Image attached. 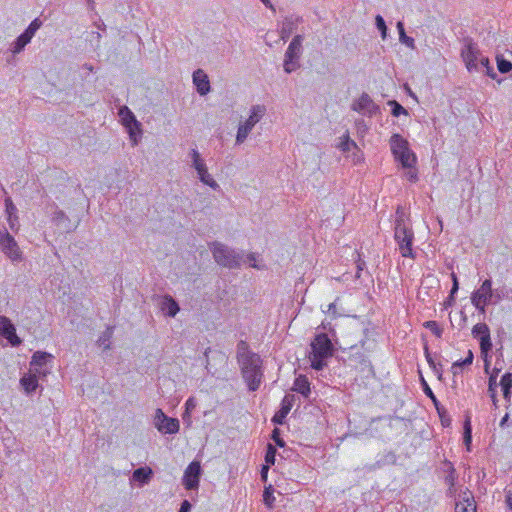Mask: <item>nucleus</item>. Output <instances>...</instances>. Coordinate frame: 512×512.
I'll return each mask as SVG.
<instances>
[{"label": "nucleus", "instance_id": "obj_1", "mask_svg": "<svg viewBox=\"0 0 512 512\" xmlns=\"http://www.w3.org/2000/svg\"><path fill=\"white\" fill-rule=\"evenodd\" d=\"M394 239L403 257L415 259L413 252L414 232L405 211L398 207L394 222Z\"/></svg>", "mask_w": 512, "mask_h": 512}, {"label": "nucleus", "instance_id": "obj_2", "mask_svg": "<svg viewBox=\"0 0 512 512\" xmlns=\"http://www.w3.org/2000/svg\"><path fill=\"white\" fill-rule=\"evenodd\" d=\"M334 353L333 344L325 333H319L311 342V353L309 360L311 367L316 371H321L326 365V360Z\"/></svg>", "mask_w": 512, "mask_h": 512}, {"label": "nucleus", "instance_id": "obj_3", "mask_svg": "<svg viewBox=\"0 0 512 512\" xmlns=\"http://www.w3.org/2000/svg\"><path fill=\"white\" fill-rule=\"evenodd\" d=\"M262 359L257 355H251L249 358L238 362L241 375L251 392L257 391L261 385L263 374Z\"/></svg>", "mask_w": 512, "mask_h": 512}, {"label": "nucleus", "instance_id": "obj_4", "mask_svg": "<svg viewBox=\"0 0 512 512\" xmlns=\"http://www.w3.org/2000/svg\"><path fill=\"white\" fill-rule=\"evenodd\" d=\"M461 56L469 72L482 71L490 65L489 58L481 54L477 44L472 39L465 40Z\"/></svg>", "mask_w": 512, "mask_h": 512}, {"label": "nucleus", "instance_id": "obj_5", "mask_svg": "<svg viewBox=\"0 0 512 512\" xmlns=\"http://www.w3.org/2000/svg\"><path fill=\"white\" fill-rule=\"evenodd\" d=\"M390 149L397 162L403 168H412L416 163V156L409 148L408 141L400 134H393L390 138Z\"/></svg>", "mask_w": 512, "mask_h": 512}, {"label": "nucleus", "instance_id": "obj_6", "mask_svg": "<svg viewBox=\"0 0 512 512\" xmlns=\"http://www.w3.org/2000/svg\"><path fill=\"white\" fill-rule=\"evenodd\" d=\"M215 262L227 268H237L241 263V256L227 245L214 241L208 244Z\"/></svg>", "mask_w": 512, "mask_h": 512}, {"label": "nucleus", "instance_id": "obj_7", "mask_svg": "<svg viewBox=\"0 0 512 512\" xmlns=\"http://www.w3.org/2000/svg\"><path fill=\"white\" fill-rule=\"evenodd\" d=\"M472 336L479 341L481 355L485 361L484 369L485 372L488 373L490 367L488 358L490 357L493 347L488 325L485 323H477L474 325L472 328Z\"/></svg>", "mask_w": 512, "mask_h": 512}, {"label": "nucleus", "instance_id": "obj_8", "mask_svg": "<svg viewBox=\"0 0 512 512\" xmlns=\"http://www.w3.org/2000/svg\"><path fill=\"white\" fill-rule=\"evenodd\" d=\"M302 35H296L291 40L285 55L283 68L287 74H290L300 68V57L302 55Z\"/></svg>", "mask_w": 512, "mask_h": 512}, {"label": "nucleus", "instance_id": "obj_9", "mask_svg": "<svg viewBox=\"0 0 512 512\" xmlns=\"http://www.w3.org/2000/svg\"><path fill=\"white\" fill-rule=\"evenodd\" d=\"M118 115L122 125L126 128L133 145H137L142 135V125L136 119L134 113L127 107L121 106L118 109Z\"/></svg>", "mask_w": 512, "mask_h": 512}, {"label": "nucleus", "instance_id": "obj_10", "mask_svg": "<svg viewBox=\"0 0 512 512\" xmlns=\"http://www.w3.org/2000/svg\"><path fill=\"white\" fill-rule=\"evenodd\" d=\"M265 107L262 105H254L251 108V114L245 123L240 124L236 135V144H242L254 126L260 121L265 114Z\"/></svg>", "mask_w": 512, "mask_h": 512}, {"label": "nucleus", "instance_id": "obj_11", "mask_svg": "<svg viewBox=\"0 0 512 512\" xmlns=\"http://www.w3.org/2000/svg\"><path fill=\"white\" fill-rule=\"evenodd\" d=\"M189 156L192 159L191 166L197 171L199 180L213 190L220 189L219 184L209 174L207 165L201 158L199 152L196 149H191Z\"/></svg>", "mask_w": 512, "mask_h": 512}, {"label": "nucleus", "instance_id": "obj_12", "mask_svg": "<svg viewBox=\"0 0 512 512\" xmlns=\"http://www.w3.org/2000/svg\"><path fill=\"white\" fill-rule=\"evenodd\" d=\"M491 296L492 280L485 279L480 287L471 294V303L480 313H485L486 306L491 304Z\"/></svg>", "mask_w": 512, "mask_h": 512}, {"label": "nucleus", "instance_id": "obj_13", "mask_svg": "<svg viewBox=\"0 0 512 512\" xmlns=\"http://www.w3.org/2000/svg\"><path fill=\"white\" fill-rule=\"evenodd\" d=\"M0 247L2 252L13 262L22 260V252L14 237L6 228L0 229Z\"/></svg>", "mask_w": 512, "mask_h": 512}, {"label": "nucleus", "instance_id": "obj_14", "mask_svg": "<svg viewBox=\"0 0 512 512\" xmlns=\"http://www.w3.org/2000/svg\"><path fill=\"white\" fill-rule=\"evenodd\" d=\"M154 425L159 432L164 434H176L180 428L179 420L167 416L160 408L155 412Z\"/></svg>", "mask_w": 512, "mask_h": 512}, {"label": "nucleus", "instance_id": "obj_15", "mask_svg": "<svg viewBox=\"0 0 512 512\" xmlns=\"http://www.w3.org/2000/svg\"><path fill=\"white\" fill-rule=\"evenodd\" d=\"M202 468L200 462L192 461L184 471L182 483L187 490H196L199 487Z\"/></svg>", "mask_w": 512, "mask_h": 512}, {"label": "nucleus", "instance_id": "obj_16", "mask_svg": "<svg viewBox=\"0 0 512 512\" xmlns=\"http://www.w3.org/2000/svg\"><path fill=\"white\" fill-rule=\"evenodd\" d=\"M0 336L9 341L13 347L21 345L22 340L16 334V328L11 320L6 316L0 315Z\"/></svg>", "mask_w": 512, "mask_h": 512}, {"label": "nucleus", "instance_id": "obj_17", "mask_svg": "<svg viewBox=\"0 0 512 512\" xmlns=\"http://www.w3.org/2000/svg\"><path fill=\"white\" fill-rule=\"evenodd\" d=\"M352 109L363 115L373 116L379 111V106L374 103L367 93H362L357 101L352 104Z\"/></svg>", "mask_w": 512, "mask_h": 512}, {"label": "nucleus", "instance_id": "obj_18", "mask_svg": "<svg viewBox=\"0 0 512 512\" xmlns=\"http://www.w3.org/2000/svg\"><path fill=\"white\" fill-rule=\"evenodd\" d=\"M295 401V395L287 394L283 397L281 401L280 409L274 414L271 421L274 424L282 425L285 422V419L293 407Z\"/></svg>", "mask_w": 512, "mask_h": 512}, {"label": "nucleus", "instance_id": "obj_19", "mask_svg": "<svg viewBox=\"0 0 512 512\" xmlns=\"http://www.w3.org/2000/svg\"><path fill=\"white\" fill-rule=\"evenodd\" d=\"M192 78L199 95L205 96L210 92L211 86L208 75L202 69L195 70Z\"/></svg>", "mask_w": 512, "mask_h": 512}, {"label": "nucleus", "instance_id": "obj_20", "mask_svg": "<svg viewBox=\"0 0 512 512\" xmlns=\"http://www.w3.org/2000/svg\"><path fill=\"white\" fill-rule=\"evenodd\" d=\"M160 309L165 316L175 317L180 311V306L172 296L165 295L160 302Z\"/></svg>", "mask_w": 512, "mask_h": 512}, {"label": "nucleus", "instance_id": "obj_21", "mask_svg": "<svg viewBox=\"0 0 512 512\" xmlns=\"http://www.w3.org/2000/svg\"><path fill=\"white\" fill-rule=\"evenodd\" d=\"M5 211L7 214V221L9 224V227L12 231H18L19 229V220L17 216V207L13 204L12 200L10 198H7L5 200Z\"/></svg>", "mask_w": 512, "mask_h": 512}, {"label": "nucleus", "instance_id": "obj_22", "mask_svg": "<svg viewBox=\"0 0 512 512\" xmlns=\"http://www.w3.org/2000/svg\"><path fill=\"white\" fill-rule=\"evenodd\" d=\"M442 470L444 473H446L445 476V483L449 486V493H452V489L455 486L456 480L458 478L456 469L454 468L452 462L445 459L442 463Z\"/></svg>", "mask_w": 512, "mask_h": 512}, {"label": "nucleus", "instance_id": "obj_23", "mask_svg": "<svg viewBox=\"0 0 512 512\" xmlns=\"http://www.w3.org/2000/svg\"><path fill=\"white\" fill-rule=\"evenodd\" d=\"M54 359V356L48 352L44 351H36L33 353L30 366L31 368L38 371L39 368H42L45 366L48 362L52 361Z\"/></svg>", "mask_w": 512, "mask_h": 512}, {"label": "nucleus", "instance_id": "obj_24", "mask_svg": "<svg viewBox=\"0 0 512 512\" xmlns=\"http://www.w3.org/2000/svg\"><path fill=\"white\" fill-rule=\"evenodd\" d=\"M153 477V471L150 467H139L134 470L132 480L137 482L140 486L148 484Z\"/></svg>", "mask_w": 512, "mask_h": 512}, {"label": "nucleus", "instance_id": "obj_25", "mask_svg": "<svg viewBox=\"0 0 512 512\" xmlns=\"http://www.w3.org/2000/svg\"><path fill=\"white\" fill-rule=\"evenodd\" d=\"M292 390L300 393L303 397L308 398L311 393L310 382L308 378L305 375H299L296 377Z\"/></svg>", "mask_w": 512, "mask_h": 512}, {"label": "nucleus", "instance_id": "obj_26", "mask_svg": "<svg viewBox=\"0 0 512 512\" xmlns=\"http://www.w3.org/2000/svg\"><path fill=\"white\" fill-rule=\"evenodd\" d=\"M115 327L108 325L106 329L100 334L98 337L96 344L103 348V350H109L111 349L112 344V338L114 335Z\"/></svg>", "mask_w": 512, "mask_h": 512}, {"label": "nucleus", "instance_id": "obj_27", "mask_svg": "<svg viewBox=\"0 0 512 512\" xmlns=\"http://www.w3.org/2000/svg\"><path fill=\"white\" fill-rule=\"evenodd\" d=\"M52 222L58 227H63L65 232H71L73 230L69 217L60 209H57L53 213Z\"/></svg>", "mask_w": 512, "mask_h": 512}, {"label": "nucleus", "instance_id": "obj_28", "mask_svg": "<svg viewBox=\"0 0 512 512\" xmlns=\"http://www.w3.org/2000/svg\"><path fill=\"white\" fill-rule=\"evenodd\" d=\"M20 384L27 394H32L39 386L37 376L26 374L20 379Z\"/></svg>", "mask_w": 512, "mask_h": 512}, {"label": "nucleus", "instance_id": "obj_29", "mask_svg": "<svg viewBox=\"0 0 512 512\" xmlns=\"http://www.w3.org/2000/svg\"><path fill=\"white\" fill-rule=\"evenodd\" d=\"M500 386L502 388L503 397L509 401L512 395V373L506 372L502 375L500 380Z\"/></svg>", "mask_w": 512, "mask_h": 512}, {"label": "nucleus", "instance_id": "obj_30", "mask_svg": "<svg viewBox=\"0 0 512 512\" xmlns=\"http://www.w3.org/2000/svg\"><path fill=\"white\" fill-rule=\"evenodd\" d=\"M251 355H257V353H255L249 349V344L246 341L240 340L237 343V350H236L237 362H241L244 359L249 358V356H251Z\"/></svg>", "mask_w": 512, "mask_h": 512}, {"label": "nucleus", "instance_id": "obj_31", "mask_svg": "<svg viewBox=\"0 0 512 512\" xmlns=\"http://www.w3.org/2000/svg\"><path fill=\"white\" fill-rule=\"evenodd\" d=\"M396 27L399 33V41L408 48L415 49V41L412 37L406 35L403 22L398 21Z\"/></svg>", "mask_w": 512, "mask_h": 512}, {"label": "nucleus", "instance_id": "obj_32", "mask_svg": "<svg viewBox=\"0 0 512 512\" xmlns=\"http://www.w3.org/2000/svg\"><path fill=\"white\" fill-rule=\"evenodd\" d=\"M455 512H476L474 499L470 500L468 497H463V501L456 503Z\"/></svg>", "mask_w": 512, "mask_h": 512}, {"label": "nucleus", "instance_id": "obj_33", "mask_svg": "<svg viewBox=\"0 0 512 512\" xmlns=\"http://www.w3.org/2000/svg\"><path fill=\"white\" fill-rule=\"evenodd\" d=\"M30 42L31 41L21 33L11 44L10 50L14 55L19 54L25 49L26 45Z\"/></svg>", "mask_w": 512, "mask_h": 512}, {"label": "nucleus", "instance_id": "obj_34", "mask_svg": "<svg viewBox=\"0 0 512 512\" xmlns=\"http://www.w3.org/2000/svg\"><path fill=\"white\" fill-rule=\"evenodd\" d=\"M474 355L471 350L468 351V355L462 359L454 362L452 364L451 370L454 375H457L460 372V369L466 366H470L473 362Z\"/></svg>", "mask_w": 512, "mask_h": 512}, {"label": "nucleus", "instance_id": "obj_35", "mask_svg": "<svg viewBox=\"0 0 512 512\" xmlns=\"http://www.w3.org/2000/svg\"><path fill=\"white\" fill-rule=\"evenodd\" d=\"M463 442L467 448V451H470L472 443V426L469 416L466 417L464 422Z\"/></svg>", "mask_w": 512, "mask_h": 512}, {"label": "nucleus", "instance_id": "obj_36", "mask_svg": "<svg viewBox=\"0 0 512 512\" xmlns=\"http://www.w3.org/2000/svg\"><path fill=\"white\" fill-rule=\"evenodd\" d=\"M43 22L39 18H35L28 27L22 32L24 36H26L30 41L36 34V32L41 28Z\"/></svg>", "mask_w": 512, "mask_h": 512}, {"label": "nucleus", "instance_id": "obj_37", "mask_svg": "<svg viewBox=\"0 0 512 512\" xmlns=\"http://www.w3.org/2000/svg\"><path fill=\"white\" fill-rule=\"evenodd\" d=\"M43 22L39 18H35L28 27L22 32L24 36H26L30 41L36 34V32L41 28Z\"/></svg>", "mask_w": 512, "mask_h": 512}, {"label": "nucleus", "instance_id": "obj_38", "mask_svg": "<svg viewBox=\"0 0 512 512\" xmlns=\"http://www.w3.org/2000/svg\"><path fill=\"white\" fill-rule=\"evenodd\" d=\"M499 369L495 368L493 373L489 377L488 381V391L491 393V398L496 405L497 398H496V387H497V376L499 373Z\"/></svg>", "mask_w": 512, "mask_h": 512}, {"label": "nucleus", "instance_id": "obj_39", "mask_svg": "<svg viewBox=\"0 0 512 512\" xmlns=\"http://www.w3.org/2000/svg\"><path fill=\"white\" fill-rule=\"evenodd\" d=\"M421 386L424 394L432 401L434 407L440 406V402L435 396L434 392L428 385V383L425 381V379L421 376Z\"/></svg>", "mask_w": 512, "mask_h": 512}, {"label": "nucleus", "instance_id": "obj_40", "mask_svg": "<svg viewBox=\"0 0 512 512\" xmlns=\"http://www.w3.org/2000/svg\"><path fill=\"white\" fill-rule=\"evenodd\" d=\"M497 69L500 73L506 74L512 70V63L505 59L502 55L496 57Z\"/></svg>", "mask_w": 512, "mask_h": 512}, {"label": "nucleus", "instance_id": "obj_41", "mask_svg": "<svg viewBox=\"0 0 512 512\" xmlns=\"http://www.w3.org/2000/svg\"><path fill=\"white\" fill-rule=\"evenodd\" d=\"M263 501L267 507H269V508L273 507L274 502H275V497H274V488L272 487V485L265 487V489L263 491Z\"/></svg>", "mask_w": 512, "mask_h": 512}, {"label": "nucleus", "instance_id": "obj_42", "mask_svg": "<svg viewBox=\"0 0 512 512\" xmlns=\"http://www.w3.org/2000/svg\"><path fill=\"white\" fill-rule=\"evenodd\" d=\"M276 453H277L276 447L273 444L268 443L266 445V452H265V462H266L265 465H269V466L274 465Z\"/></svg>", "mask_w": 512, "mask_h": 512}, {"label": "nucleus", "instance_id": "obj_43", "mask_svg": "<svg viewBox=\"0 0 512 512\" xmlns=\"http://www.w3.org/2000/svg\"><path fill=\"white\" fill-rule=\"evenodd\" d=\"M397 461V456L393 451H388L377 461L379 466L393 465Z\"/></svg>", "mask_w": 512, "mask_h": 512}, {"label": "nucleus", "instance_id": "obj_44", "mask_svg": "<svg viewBox=\"0 0 512 512\" xmlns=\"http://www.w3.org/2000/svg\"><path fill=\"white\" fill-rule=\"evenodd\" d=\"M387 104L391 107V114L394 117H399L402 114H408L407 110L396 100H390Z\"/></svg>", "mask_w": 512, "mask_h": 512}, {"label": "nucleus", "instance_id": "obj_45", "mask_svg": "<svg viewBox=\"0 0 512 512\" xmlns=\"http://www.w3.org/2000/svg\"><path fill=\"white\" fill-rule=\"evenodd\" d=\"M439 417H440V420H441V424L444 426V427H448L450 426L451 424V418L450 416L448 415V412L446 410V408L440 403V406L438 407H435Z\"/></svg>", "mask_w": 512, "mask_h": 512}, {"label": "nucleus", "instance_id": "obj_46", "mask_svg": "<svg viewBox=\"0 0 512 512\" xmlns=\"http://www.w3.org/2000/svg\"><path fill=\"white\" fill-rule=\"evenodd\" d=\"M424 327L429 329L436 337L440 338L443 333V329L439 326L436 321L430 320L424 323Z\"/></svg>", "mask_w": 512, "mask_h": 512}, {"label": "nucleus", "instance_id": "obj_47", "mask_svg": "<svg viewBox=\"0 0 512 512\" xmlns=\"http://www.w3.org/2000/svg\"><path fill=\"white\" fill-rule=\"evenodd\" d=\"M375 25H376L377 29L379 30V32L381 33L382 39L383 40L386 39L388 28L386 26L384 18L381 15H377L375 17Z\"/></svg>", "mask_w": 512, "mask_h": 512}, {"label": "nucleus", "instance_id": "obj_48", "mask_svg": "<svg viewBox=\"0 0 512 512\" xmlns=\"http://www.w3.org/2000/svg\"><path fill=\"white\" fill-rule=\"evenodd\" d=\"M340 149L343 151V152H348L350 151L352 148L354 149H358L357 147V144L355 143V141L351 140L349 138V136H346L340 143L339 145Z\"/></svg>", "mask_w": 512, "mask_h": 512}, {"label": "nucleus", "instance_id": "obj_49", "mask_svg": "<svg viewBox=\"0 0 512 512\" xmlns=\"http://www.w3.org/2000/svg\"><path fill=\"white\" fill-rule=\"evenodd\" d=\"M271 439L275 442L276 446L282 448L284 447L285 441L281 437V431L279 428H274L271 433Z\"/></svg>", "mask_w": 512, "mask_h": 512}, {"label": "nucleus", "instance_id": "obj_50", "mask_svg": "<svg viewBox=\"0 0 512 512\" xmlns=\"http://www.w3.org/2000/svg\"><path fill=\"white\" fill-rule=\"evenodd\" d=\"M504 297V288H492V296H491V304L490 305H496L498 304Z\"/></svg>", "mask_w": 512, "mask_h": 512}, {"label": "nucleus", "instance_id": "obj_51", "mask_svg": "<svg viewBox=\"0 0 512 512\" xmlns=\"http://www.w3.org/2000/svg\"><path fill=\"white\" fill-rule=\"evenodd\" d=\"M483 72L490 78L497 80L498 83L502 82V79H498L497 73L494 71L493 66L489 65L485 69H483Z\"/></svg>", "mask_w": 512, "mask_h": 512}, {"label": "nucleus", "instance_id": "obj_52", "mask_svg": "<svg viewBox=\"0 0 512 512\" xmlns=\"http://www.w3.org/2000/svg\"><path fill=\"white\" fill-rule=\"evenodd\" d=\"M424 354H425V358H426L429 366L431 368H435L436 367V362L434 361V359L432 357V354L430 353L429 348H428L427 345H425V347H424Z\"/></svg>", "mask_w": 512, "mask_h": 512}, {"label": "nucleus", "instance_id": "obj_53", "mask_svg": "<svg viewBox=\"0 0 512 512\" xmlns=\"http://www.w3.org/2000/svg\"><path fill=\"white\" fill-rule=\"evenodd\" d=\"M213 360H217L219 363H223V364H226L227 363V357L224 353L222 352H215L213 357H212Z\"/></svg>", "mask_w": 512, "mask_h": 512}, {"label": "nucleus", "instance_id": "obj_54", "mask_svg": "<svg viewBox=\"0 0 512 512\" xmlns=\"http://www.w3.org/2000/svg\"><path fill=\"white\" fill-rule=\"evenodd\" d=\"M365 266H366L365 261H363L359 258L358 261L356 262V268H357V271L355 274L356 278H360L361 272L365 268Z\"/></svg>", "mask_w": 512, "mask_h": 512}, {"label": "nucleus", "instance_id": "obj_55", "mask_svg": "<svg viewBox=\"0 0 512 512\" xmlns=\"http://www.w3.org/2000/svg\"><path fill=\"white\" fill-rule=\"evenodd\" d=\"M192 508L191 503L188 500H183L179 512H190Z\"/></svg>", "mask_w": 512, "mask_h": 512}, {"label": "nucleus", "instance_id": "obj_56", "mask_svg": "<svg viewBox=\"0 0 512 512\" xmlns=\"http://www.w3.org/2000/svg\"><path fill=\"white\" fill-rule=\"evenodd\" d=\"M269 468H270V466H269V465H263V466H262V468H261V472H260V475H261V481H262V482H266V481H267Z\"/></svg>", "mask_w": 512, "mask_h": 512}, {"label": "nucleus", "instance_id": "obj_57", "mask_svg": "<svg viewBox=\"0 0 512 512\" xmlns=\"http://www.w3.org/2000/svg\"><path fill=\"white\" fill-rule=\"evenodd\" d=\"M459 290V283H453L452 288L450 290V298L452 302H455V295L457 294Z\"/></svg>", "mask_w": 512, "mask_h": 512}, {"label": "nucleus", "instance_id": "obj_58", "mask_svg": "<svg viewBox=\"0 0 512 512\" xmlns=\"http://www.w3.org/2000/svg\"><path fill=\"white\" fill-rule=\"evenodd\" d=\"M432 370L438 376V379L441 380L442 379V373H443L442 364L436 363V367L432 368Z\"/></svg>", "mask_w": 512, "mask_h": 512}, {"label": "nucleus", "instance_id": "obj_59", "mask_svg": "<svg viewBox=\"0 0 512 512\" xmlns=\"http://www.w3.org/2000/svg\"><path fill=\"white\" fill-rule=\"evenodd\" d=\"M361 346L365 350L369 351V350H371L374 347V340H372L371 342H369L367 340H361Z\"/></svg>", "mask_w": 512, "mask_h": 512}, {"label": "nucleus", "instance_id": "obj_60", "mask_svg": "<svg viewBox=\"0 0 512 512\" xmlns=\"http://www.w3.org/2000/svg\"><path fill=\"white\" fill-rule=\"evenodd\" d=\"M195 400L194 398L190 397L187 399L186 403H185V406H186V410L189 411L193 408H195Z\"/></svg>", "mask_w": 512, "mask_h": 512}, {"label": "nucleus", "instance_id": "obj_61", "mask_svg": "<svg viewBox=\"0 0 512 512\" xmlns=\"http://www.w3.org/2000/svg\"><path fill=\"white\" fill-rule=\"evenodd\" d=\"M327 313L332 314V315H334V316H336V315H337V311H336V303H335V302L330 303V304L328 305Z\"/></svg>", "mask_w": 512, "mask_h": 512}, {"label": "nucleus", "instance_id": "obj_62", "mask_svg": "<svg viewBox=\"0 0 512 512\" xmlns=\"http://www.w3.org/2000/svg\"><path fill=\"white\" fill-rule=\"evenodd\" d=\"M321 326H322V328H323L324 330H328L332 335H334V334H335V331H334V329L332 328L331 323H325V322H322Z\"/></svg>", "mask_w": 512, "mask_h": 512}, {"label": "nucleus", "instance_id": "obj_63", "mask_svg": "<svg viewBox=\"0 0 512 512\" xmlns=\"http://www.w3.org/2000/svg\"><path fill=\"white\" fill-rule=\"evenodd\" d=\"M260 1L265 5V7L272 10L273 12H275V7L270 0H260Z\"/></svg>", "mask_w": 512, "mask_h": 512}, {"label": "nucleus", "instance_id": "obj_64", "mask_svg": "<svg viewBox=\"0 0 512 512\" xmlns=\"http://www.w3.org/2000/svg\"><path fill=\"white\" fill-rule=\"evenodd\" d=\"M506 502L510 508V512H512V496L509 494V495H506Z\"/></svg>", "mask_w": 512, "mask_h": 512}]
</instances>
